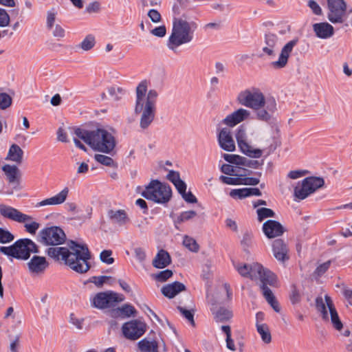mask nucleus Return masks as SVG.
Here are the masks:
<instances>
[{
    "label": "nucleus",
    "mask_w": 352,
    "mask_h": 352,
    "mask_svg": "<svg viewBox=\"0 0 352 352\" xmlns=\"http://www.w3.org/2000/svg\"><path fill=\"white\" fill-rule=\"evenodd\" d=\"M210 311L214 316V319L217 322H226L232 318V312L224 307H220L218 310H215L214 304H212Z\"/></svg>",
    "instance_id": "obj_29"
},
{
    "label": "nucleus",
    "mask_w": 352,
    "mask_h": 352,
    "mask_svg": "<svg viewBox=\"0 0 352 352\" xmlns=\"http://www.w3.org/2000/svg\"><path fill=\"white\" fill-rule=\"evenodd\" d=\"M94 159L98 163L104 165L109 167H117V163L114 162V160L109 156L102 155V154H96L94 156Z\"/></svg>",
    "instance_id": "obj_34"
},
{
    "label": "nucleus",
    "mask_w": 352,
    "mask_h": 352,
    "mask_svg": "<svg viewBox=\"0 0 352 352\" xmlns=\"http://www.w3.org/2000/svg\"><path fill=\"white\" fill-rule=\"evenodd\" d=\"M197 215V212L195 210H188L180 213L175 221V224H180L184 221H188L194 218Z\"/></svg>",
    "instance_id": "obj_38"
},
{
    "label": "nucleus",
    "mask_w": 352,
    "mask_h": 352,
    "mask_svg": "<svg viewBox=\"0 0 352 352\" xmlns=\"http://www.w3.org/2000/svg\"><path fill=\"white\" fill-rule=\"evenodd\" d=\"M235 138L237 144L241 142L246 140V131L244 125H241L240 126L238 127L235 134Z\"/></svg>",
    "instance_id": "obj_56"
},
{
    "label": "nucleus",
    "mask_w": 352,
    "mask_h": 352,
    "mask_svg": "<svg viewBox=\"0 0 352 352\" xmlns=\"http://www.w3.org/2000/svg\"><path fill=\"white\" fill-rule=\"evenodd\" d=\"M147 91V82L146 80L142 81L136 88V110L140 109V102H144V97Z\"/></svg>",
    "instance_id": "obj_32"
},
{
    "label": "nucleus",
    "mask_w": 352,
    "mask_h": 352,
    "mask_svg": "<svg viewBox=\"0 0 352 352\" xmlns=\"http://www.w3.org/2000/svg\"><path fill=\"white\" fill-rule=\"evenodd\" d=\"M83 318H77L74 314H71L69 316V322L74 325L77 329L81 330L83 328Z\"/></svg>",
    "instance_id": "obj_57"
},
{
    "label": "nucleus",
    "mask_w": 352,
    "mask_h": 352,
    "mask_svg": "<svg viewBox=\"0 0 352 352\" xmlns=\"http://www.w3.org/2000/svg\"><path fill=\"white\" fill-rule=\"evenodd\" d=\"M118 311L120 313L121 316L126 318L131 316H135L137 314V311L135 307L130 304H124L121 307H118Z\"/></svg>",
    "instance_id": "obj_35"
},
{
    "label": "nucleus",
    "mask_w": 352,
    "mask_h": 352,
    "mask_svg": "<svg viewBox=\"0 0 352 352\" xmlns=\"http://www.w3.org/2000/svg\"><path fill=\"white\" fill-rule=\"evenodd\" d=\"M95 45V38L92 35H88L80 43V47L85 51L90 50Z\"/></svg>",
    "instance_id": "obj_40"
},
{
    "label": "nucleus",
    "mask_w": 352,
    "mask_h": 352,
    "mask_svg": "<svg viewBox=\"0 0 352 352\" xmlns=\"http://www.w3.org/2000/svg\"><path fill=\"white\" fill-rule=\"evenodd\" d=\"M0 213L4 217L19 223H25L32 219L31 216L23 214L19 210L4 204L0 205Z\"/></svg>",
    "instance_id": "obj_15"
},
{
    "label": "nucleus",
    "mask_w": 352,
    "mask_h": 352,
    "mask_svg": "<svg viewBox=\"0 0 352 352\" xmlns=\"http://www.w3.org/2000/svg\"><path fill=\"white\" fill-rule=\"evenodd\" d=\"M324 184L323 178L319 177H308L298 182L294 188V195L295 200H303L317 189L322 187Z\"/></svg>",
    "instance_id": "obj_10"
},
{
    "label": "nucleus",
    "mask_w": 352,
    "mask_h": 352,
    "mask_svg": "<svg viewBox=\"0 0 352 352\" xmlns=\"http://www.w3.org/2000/svg\"><path fill=\"white\" fill-rule=\"evenodd\" d=\"M37 241L44 245H59L65 242L66 234L60 227L51 226L45 228L38 232Z\"/></svg>",
    "instance_id": "obj_11"
},
{
    "label": "nucleus",
    "mask_w": 352,
    "mask_h": 352,
    "mask_svg": "<svg viewBox=\"0 0 352 352\" xmlns=\"http://www.w3.org/2000/svg\"><path fill=\"white\" fill-rule=\"evenodd\" d=\"M151 33L158 37H163L166 35V29L164 25L157 27L151 30Z\"/></svg>",
    "instance_id": "obj_64"
},
{
    "label": "nucleus",
    "mask_w": 352,
    "mask_h": 352,
    "mask_svg": "<svg viewBox=\"0 0 352 352\" xmlns=\"http://www.w3.org/2000/svg\"><path fill=\"white\" fill-rule=\"evenodd\" d=\"M186 289V287L184 284L179 281H175L173 283L163 286L161 291L164 296L168 298H173L179 292L185 291Z\"/></svg>",
    "instance_id": "obj_25"
},
{
    "label": "nucleus",
    "mask_w": 352,
    "mask_h": 352,
    "mask_svg": "<svg viewBox=\"0 0 352 352\" xmlns=\"http://www.w3.org/2000/svg\"><path fill=\"white\" fill-rule=\"evenodd\" d=\"M173 275V271L168 269L161 271L157 274H153V278L158 282L163 283L166 281Z\"/></svg>",
    "instance_id": "obj_39"
},
{
    "label": "nucleus",
    "mask_w": 352,
    "mask_h": 352,
    "mask_svg": "<svg viewBox=\"0 0 352 352\" xmlns=\"http://www.w3.org/2000/svg\"><path fill=\"white\" fill-rule=\"evenodd\" d=\"M23 151L21 147L15 144L11 145L9 148L7 158L11 161L21 164L23 160Z\"/></svg>",
    "instance_id": "obj_31"
},
{
    "label": "nucleus",
    "mask_w": 352,
    "mask_h": 352,
    "mask_svg": "<svg viewBox=\"0 0 352 352\" xmlns=\"http://www.w3.org/2000/svg\"><path fill=\"white\" fill-rule=\"evenodd\" d=\"M158 93L155 89L148 91L144 102H140V109L136 110L135 107V113L136 114L142 113L140 126L142 129H146L155 119L156 112V102Z\"/></svg>",
    "instance_id": "obj_8"
},
{
    "label": "nucleus",
    "mask_w": 352,
    "mask_h": 352,
    "mask_svg": "<svg viewBox=\"0 0 352 352\" xmlns=\"http://www.w3.org/2000/svg\"><path fill=\"white\" fill-rule=\"evenodd\" d=\"M308 7L311 10L312 12L318 16L322 14V10L318 3L314 0H309L307 2Z\"/></svg>",
    "instance_id": "obj_55"
},
{
    "label": "nucleus",
    "mask_w": 352,
    "mask_h": 352,
    "mask_svg": "<svg viewBox=\"0 0 352 352\" xmlns=\"http://www.w3.org/2000/svg\"><path fill=\"white\" fill-rule=\"evenodd\" d=\"M250 116V112L245 109L240 108L233 113L228 115L223 120L224 124L233 127L237 124L245 120Z\"/></svg>",
    "instance_id": "obj_19"
},
{
    "label": "nucleus",
    "mask_w": 352,
    "mask_h": 352,
    "mask_svg": "<svg viewBox=\"0 0 352 352\" xmlns=\"http://www.w3.org/2000/svg\"><path fill=\"white\" fill-rule=\"evenodd\" d=\"M219 146L224 151L232 152L235 150L234 141L228 128L221 129L217 135Z\"/></svg>",
    "instance_id": "obj_17"
},
{
    "label": "nucleus",
    "mask_w": 352,
    "mask_h": 352,
    "mask_svg": "<svg viewBox=\"0 0 352 352\" xmlns=\"http://www.w3.org/2000/svg\"><path fill=\"white\" fill-rule=\"evenodd\" d=\"M289 299L293 305L300 302L301 300V296L300 294V292L295 285L292 286V291L291 294H289Z\"/></svg>",
    "instance_id": "obj_50"
},
{
    "label": "nucleus",
    "mask_w": 352,
    "mask_h": 352,
    "mask_svg": "<svg viewBox=\"0 0 352 352\" xmlns=\"http://www.w3.org/2000/svg\"><path fill=\"white\" fill-rule=\"evenodd\" d=\"M260 180L258 178L252 177H241V185L247 186H256L259 183Z\"/></svg>",
    "instance_id": "obj_58"
},
{
    "label": "nucleus",
    "mask_w": 352,
    "mask_h": 352,
    "mask_svg": "<svg viewBox=\"0 0 352 352\" xmlns=\"http://www.w3.org/2000/svg\"><path fill=\"white\" fill-rule=\"evenodd\" d=\"M171 263V258L168 252L163 249L158 251L155 257L153 260V267L162 269L167 267Z\"/></svg>",
    "instance_id": "obj_27"
},
{
    "label": "nucleus",
    "mask_w": 352,
    "mask_h": 352,
    "mask_svg": "<svg viewBox=\"0 0 352 352\" xmlns=\"http://www.w3.org/2000/svg\"><path fill=\"white\" fill-rule=\"evenodd\" d=\"M107 217L110 222L120 227L125 226L130 221L128 214L124 210L110 209L107 211Z\"/></svg>",
    "instance_id": "obj_22"
},
{
    "label": "nucleus",
    "mask_w": 352,
    "mask_h": 352,
    "mask_svg": "<svg viewBox=\"0 0 352 352\" xmlns=\"http://www.w3.org/2000/svg\"><path fill=\"white\" fill-rule=\"evenodd\" d=\"M331 265V261H327L322 264L318 265L314 271V274L317 276H322L329 268Z\"/></svg>",
    "instance_id": "obj_54"
},
{
    "label": "nucleus",
    "mask_w": 352,
    "mask_h": 352,
    "mask_svg": "<svg viewBox=\"0 0 352 352\" xmlns=\"http://www.w3.org/2000/svg\"><path fill=\"white\" fill-rule=\"evenodd\" d=\"M0 252L16 259L28 260L30 254L38 253L36 244L30 239H21L9 247L1 246Z\"/></svg>",
    "instance_id": "obj_6"
},
{
    "label": "nucleus",
    "mask_w": 352,
    "mask_h": 352,
    "mask_svg": "<svg viewBox=\"0 0 352 352\" xmlns=\"http://www.w3.org/2000/svg\"><path fill=\"white\" fill-rule=\"evenodd\" d=\"M329 12L327 18L332 23L344 22L346 13L352 12V8L347 11V5L344 0H327Z\"/></svg>",
    "instance_id": "obj_13"
},
{
    "label": "nucleus",
    "mask_w": 352,
    "mask_h": 352,
    "mask_svg": "<svg viewBox=\"0 0 352 352\" xmlns=\"http://www.w3.org/2000/svg\"><path fill=\"white\" fill-rule=\"evenodd\" d=\"M238 146L240 148V151L243 154L250 157L259 158L263 154V152L261 149L252 148V146L248 144L246 140L238 143Z\"/></svg>",
    "instance_id": "obj_30"
},
{
    "label": "nucleus",
    "mask_w": 352,
    "mask_h": 352,
    "mask_svg": "<svg viewBox=\"0 0 352 352\" xmlns=\"http://www.w3.org/2000/svg\"><path fill=\"white\" fill-rule=\"evenodd\" d=\"M109 94L113 100H118L124 94L123 89L120 87H111L108 88Z\"/></svg>",
    "instance_id": "obj_45"
},
{
    "label": "nucleus",
    "mask_w": 352,
    "mask_h": 352,
    "mask_svg": "<svg viewBox=\"0 0 352 352\" xmlns=\"http://www.w3.org/2000/svg\"><path fill=\"white\" fill-rule=\"evenodd\" d=\"M278 41V38L276 34L271 32L266 33L265 34V43L266 46L263 47V52L270 56H274L275 55L274 47Z\"/></svg>",
    "instance_id": "obj_28"
},
{
    "label": "nucleus",
    "mask_w": 352,
    "mask_h": 352,
    "mask_svg": "<svg viewBox=\"0 0 352 352\" xmlns=\"http://www.w3.org/2000/svg\"><path fill=\"white\" fill-rule=\"evenodd\" d=\"M146 324L139 320H132L124 322L122 327L124 336L131 340L139 339L146 331Z\"/></svg>",
    "instance_id": "obj_14"
},
{
    "label": "nucleus",
    "mask_w": 352,
    "mask_h": 352,
    "mask_svg": "<svg viewBox=\"0 0 352 352\" xmlns=\"http://www.w3.org/2000/svg\"><path fill=\"white\" fill-rule=\"evenodd\" d=\"M24 227L28 232L34 234L36 230L39 228L40 224L36 221H32L30 223H25Z\"/></svg>",
    "instance_id": "obj_61"
},
{
    "label": "nucleus",
    "mask_w": 352,
    "mask_h": 352,
    "mask_svg": "<svg viewBox=\"0 0 352 352\" xmlns=\"http://www.w3.org/2000/svg\"><path fill=\"white\" fill-rule=\"evenodd\" d=\"M298 42V39L295 38L289 41L284 45L281 50L278 60L274 61L271 63L272 66L274 69H282L287 65L289 55L292 52L294 47L296 45Z\"/></svg>",
    "instance_id": "obj_16"
},
{
    "label": "nucleus",
    "mask_w": 352,
    "mask_h": 352,
    "mask_svg": "<svg viewBox=\"0 0 352 352\" xmlns=\"http://www.w3.org/2000/svg\"><path fill=\"white\" fill-rule=\"evenodd\" d=\"M183 245L192 252H197L199 250V245L196 240L188 236L184 237Z\"/></svg>",
    "instance_id": "obj_36"
},
{
    "label": "nucleus",
    "mask_w": 352,
    "mask_h": 352,
    "mask_svg": "<svg viewBox=\"0 0 352 352\" xmlns=\"http://www.w3.org/2000/svg\"><path fill=\"white\" fill-rule=\"evenodd\" d=\"M329 309L331 322L333 327L338 331H340L343 327V324L340 319L338 311L335 307L333 302L328 294L324 295V300L321 296L316 298V308L320 314L322 319L324 321H328L329 319L327 309Z\"/></svg>",
    "instance_id": "obj_9"
},
{
    "label": "nucleus",
    "mask_w": 352,
    "mask_h": 352,
    "mask_svg": "<svg viewBox=\"0 0 352 352\" xmlns=\"http://www.w3.org/2000/svg\"><path fill=\"white\" fill-rule=\"evenodd\" d=\"M256 326L262 340L266 344L270 343L272 336L268 326L266 324H259L258 322H256Z\"/></svg>",
    "instance_id": "obj_33"
},
{
    "label": "nucleus",
    "mask_w": 352,
    "mask_h": 352,
    "mask_svg": "<svg viewBox=\"0 0 352 352\" xmlns=\"http://www.w3.org/2000/svg\"><path fill=\"white\" fill-rule=\"evenodd\" d=\"M313 30L316 36L322 39L330 38L334 34L333 27L327 22L314 23Z\"/></svg>",
    "instance_id": "obj_24"
},
{
    "label": "nucleus",
    "mask_w": 352,
    "mask_h": 352,
    "mask_svg": "<svg viewBox=\"0 0 352 352\" xmlns=\"http://www.w3.org/2000/svg\"><path fill=\"white\" fill-rule=\"evenodd\" d=\"M56 14H57V13L55 10V8H54L47 11V27L48 29L52 28L54 21H55V19H56Z\"/></svg>",
    "instance_id": "obj_53"
},
{
    "label": "nucleus",
    "mask_w": 352,
    "mask_h": 352,
    "mask_svg": "<svg viewBox=\"0 0 352 352\" xmlns=\"http://www.w3.org/2000/svg\"><path fill=\"white\" fill-rule=\"evenodd\" d=\"M195 23H188L182 19L175 18L173 23V29L167 43L168 47L176 52L177 48L192 40L193 31L192 28H196Z\"/></svg>",
    "instance_id": "obj_5"
},
{
    "label": "nucleus",
    "mask_w": 352,
    "mask_h": 352,
    "mask_svg": "<svg viewBox=\"0 0 352 352\" xmlns=\"http://www.w3.org/2000/svg\"><path fill=\"white\" fill-rule=\"evenodd\" d=\"M258 221L259 222L263 221L265 219L268 217H274L275 212L270 208H261L256 210Z\"/></svg>",
    "instance_id": "obj_37"
},
{
    "label": "nucleus",
    "mask_w": 352,
    "mask_h": 352,
    "mask_svg": "<svg viewBox=\"0 0 352 352\" xmlns=\"http://www.w3.org/2000/svg\"><path fill=\"white\" fill-rule=\"evenodd\" d=\"M2 170L5 173L9 184L16 188L20 184L21 173L19 168L15 165L5 164L2 166Z\"/></svg>",
    "instance_id": "obj_23"
},
{
    "label": "nucleus",
    "mask_w": 352,
    "mask_h": 352,
    "mask_svg": "<svg viewBox=\"0 0 352 352\" xmlns=\"http://www.w3.org/2000/svg\"><path fill=\"white\" fill-rule=\"evenodd\" d=\"M100 3L98 1H94L92 3H90L85 9V11L87 13H96L100 11Z\"/></svg>",
    "instance_id": "obj_59"
},
{
    "label": "nucleus",
    "mask_w": 352,
    "mask_h": 352,
    "mask_svg": "<svg viewBox=\"0 0 352 352\" xmlns=\"http://www.w3.org/2000/svg\"><path fill=\"white\" fill-rule=\"evenodd\" d=\"M166 178L173 184L177 182L178 180L181 179L179 173L173 170L169 171Z\"/></svg>",
    "instance_id": "obj_63"
},
{
    "label": "nucleus",
    "mask_w": 352,
    "mask_h": 352,
    "mask_svg": "<svg viewBox=\"0 0 352 352\" xmlns=\"http://www.w3.org/2000/svg\"><path fill=\"white\" fill-rule=\"evenodd\" d=\"M178 310L183 315L185 318L190 322V323L195 326L194 314L191 310L186 309L182 307H177Z\"/></svg>",
    "instance_id": "obj_48"
},
{
    "label": "nucleus",
    "mask_w": 352,
    "mask_h": 352,
    "mask_svg": "<svg viewBox=\"0 0 352 352\" xmlns=\"http://www.w3.org/2000/svg\"><path fill=\"white\" fill-rule=\"evenodd\" d=\"M153 345V340L148 341L146 338H144L138 342V347L142 352H150Z\"/></svg>",
    "instance_id": "obj_46"
},
{
    "label": "nucleus",
    "mask_w": 352,
    "mask_h": 352,
    "mask_svg": "<svg viewBox=\"0 0 352 352\" xmlns=\"http://www.w3.org/2000/svg\"><path fill=\"white\" fill-rule=\"evenodd\" d=\"M69 193L68 188L65 187L59 193L50 198L45 199L36 204V207L45 206L47 205H58L63 204L67 199Z\"/></svg>",
    "instance_id": "obj_26"
},
{
    "label": "nucleus",
    "mask_w": 352,
    "mask_h": 352,
    "mask_svg": "<svg viewBox=\"0 0 352 352\" xmlns=\"http://www.w3.org/2000/svg\"><path fill=\"white\" fill-rule=\"evenodd\" d=\"M141 195L145 199L155 203L166 204L172 197V189L168 184L157 179H153Z\"/></svg>",
    "instance_id": "obj_7"
},
{
    "label": "nucleus",
    "mask_w": 352,
    "mask_h": 352,
    "mask_svg": "<svg viewBox=\"0 0 352 352\" xmlns=\"http://www.w3.org/2000/svg\"><path fill=\"white\" fill-rule=\"evenodd\" d=\"M252 234L248 232L245 233L243 235V239L241 241V244L243 247V250L249 253V248L252 245Z\"/></svg>",
    "instance_id": "obj_44"
},
{
    "label": "nucleus",
    "mask_w": 352,
    "mask_h": 352,
    "mask_svg": "<svg viewBox=\"0 0 352 352\" xmlns=\"http://www.w3.org/2000/svg\"><path fill=\"white\" fill-rule=\"evenodd\" d=\"M124 297L113 291L97 293L92 300V305L99 309L114 307L118 302H122Z\"/></svg>",
    "instance_id": "obj_12"
},
{
    "label": "nucleus",
    "mask_w": 352,
    "mask_h": 352,
    "mask_svg": "<svg viewBox=\"0 0 352 352\" xmlns=\"http://www.w3.org/2000/svg\"><path fill=\"white\" fill-rule=\"evenodd\" d=\"M111 250H104L102 251L100 255L101 261L107 264H112L114 262V258L111 257Z\"/></svg>",
    "instance_id": "obj_49"
},
{
    "label": "nucleus",
    "mask_w": 352,
    "mask_h": 352,
    "mask_svg": "<svg viewBox=\"0 0 352 352\" xmlns=\"http://www.w3.org/2000/svg\"><path fill=\"white\" fill-rule=\"evenodd\" d=\"M12 98L6 93H0V109L5 110L12 104Z\"/></svg>",
    "instance_id": "obj_42"
},
{
    "label": "nucleus",
    "mask_w": 352,
    "mask_h": 352,
    "mask_svg": "<svg viewBox=\"0 0 352 352\" xmlns=\"http://www.w3.org/2000/svg\"><path fill=\"white\" fill-rule=\"evenodd\" d=\"M234 168L232 165L224 164L221 167V171L228 175H235L236 176L237 174L234 173Z\"/></svg>",
    "instance_id": "obj_62"
},
{
    "label": "nucleus",
    "mask_w": 352,
    "mask_h": 352,
    "mask_svg": "<svg viewBox=\"0 0 352 352\" xmlns=\"http://www.w3.org/2000/svg\"><path fill=\"white\" fill-rule=\"evenodd\" d=\"M219 180L228 185H241V177H230L221 175L219 177Z\"/></svg>",
    "instance_id": "obj_47"
},
{
    "label": "nucleus",
    "mask_w": 352,
    "mask_h": 352,
    "mask_svg": "<svg viewBox=\"0 0 352 352\" xmlns=\"http://www.w3.org/2000/svg\"><path fill=\"white\" fill-rule=\"evenodd\" d=\"M236 99L240 104L253 109L257 120L268 124L274 122V115L277 111L274 98H265L258 88L252 87L241 91Z\"/></svg>",
    "instance_id": "obj_3"
},
{
    "label": "nucleus",
    "mask_w": 352,
    "mask_h": 352,
    "mask_svg": "<svg viewBox=\"0 0 352 352\" xmlns=\"http://www.w3.org/2000/svg\"><path fill=\"white\" fill-rule=\"evenodd\" d=\"M45 252L54 261H63L77 273L83 274L90 269L89 261L91 256L86 244L71 240L68 242V248L52 246L48 248Z\"/></svg>",
    "instance_id": "obj_1"
},
{
    "label": "nucleus",
    "mask_w": 352,
    "mask_h": 352,
    "mask_svg": "<svg viewBox=\"0 0 352 352\" xmlns=\"http://www.w3.org/2000/svg\"><path fill=\"white\" fill-rule=\"evenodd\" d=\"M263 232L268 239L281 236L285 231L281 223L276 220H267L263 224Z\"/></svg>",
    "instance_id": "obj_18"
},
{
    "label": "nucleus",
    "mask_w": 352,
    "mask_h": 352,
    "mask_svg": "<svg viewBox=\"0 0 352 352\" xmlns=\"http://www.w3.org/2000/svg\"><path fill=\"white\" fill-rule=\"evenodd\" d=\"M28 265L32 274L38 275L45 272L49 267V263L44 256H34L28 263Z\"/></svg>",
    "instance_id": "obj_21"
},
{
    "label": "nucleus",
    "mask_w": 352,
    "mask_h": 352,
    "mask_svg": "<svg viewBox=\"0 0 352 352\" xmlns=\"http://www.w3.org/2000/svg\"><path fill=\"white\" fill-rule=\"evenodd\" d=\"M234 267L239 274L252 280H259V287L266 301L277 313L280 312L279 303L269 286L277 287L276 276L258 263L252 264L237 263Z\"/></svg>",
    "instance_id": "obj_2"
},
{
    "label": "nucleus",
    "mask_w": 352,
    "mask_h": 352,
    "mask_svg": "<svg viewBox=\"0 0 352 352\" xmlns=\"http://www.w3.org/2000/svg\"><path fill=\"white\" fill-rule=\"evenodd\" d=\"M74 134L94 150L99 152L110 154L116 145L114 136L105 129L88 131L76 128Z\"/></svg>",
    "instance_id": "obj_4"
},
{
    "label": "nucleus",
    "mask_w": 352,
    "mask_h": 352,
    "mask_svg": "<svg viewBox=\"0 0 352 352\" xmlns=\"http://www.w3.org/2000/svg\"><path fill=\"white\" fill-rule=\"evenodd\" d=\"M148 16L153 23H158L162 19L160 13L155 9L150 10L148 12Z\"/></svg>",
    "instance_id": "obj_60"
},
{
    "label": "nucleus",
    "mask_w": 352,
    "mask_h": 352,
    "mask_svg": "<svg viewBox=\"0 0 352 352\" xmlns=\"http://www.w3.org/2000/svg\"><path fill=\"white\" fill-rule=\"evenodd\" d=\"M230 196L232 198L242 199L248 197L246 193V188L233 189L230 192Z\"/></svg>",
    "instance_id": "obj_51"
},
{
    "label": "nucleus",
    "mask_w": 352,
    "mask_h": 352,
    "mask_svg": "<svg viewBox=\"0 0 352 352\" xmlns=\"http://www.w3.org/2000/svg\"><path fill=\"white\" fill-rule=\"evenodd\" d=\"M272 252L274 257L283 263L289 259L288 247L283 239H278L273 241Z\"/></svg>",
    "instance_id": "obj_20"
},
{
    "label": "nucleus",
    "mask_w": 352,
    "mask_h": 352,
    "mask_svg": "<svg viewBox=\"0 0 352 352\" xmlns=\"http://www.w3.org/2000/svg\"><path fill=\"white\" fill-rule=\"evenodd\" d=\"M14 237V235L8 230L0 228V243H7L12 241Z\"/></svg>",
    "instance_id": "obj_41"
},
{
    "label": "nucleus",
    "mask_w": 352,
    "mask_h": 352,
    "mask_svg": "<svg viewBox=\"0 0 352 352\" xmlns=\"http://www.w3.org/2000/svg\"><path fill=\"white\" fill-rule=\"evenodd\" d=\"M10 21V15L5 9L0 8V27L3 28L8 26Z\"/></svg>",
    "instance_id": "obj_52"
},
{
    "label": "nucleus",
    "mask_w": 352,
    "mask_h": 352,
    "mask_svg": "<svg viewBox=\"0 0 352 352\" xmlns=\"http://www.w3.org/2000/svg\"><path fill=\"white\" fill-rule=\"evenodd\" d=\"M113 278L109 276H92L89 278V281L90 283H94V285L100 287L103 285L104 283H106L109 280H111Z\"/></svg>",
    "instance_id": "obj_43"
}]
</instances>
